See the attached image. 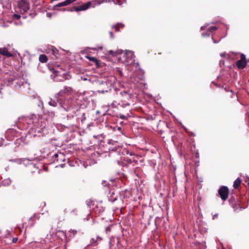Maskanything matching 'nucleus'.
<instances>
[{
	"instance_id": "393cba45",
	"label": "nucleus",
	"mask_w": 249,
	"mask_h": 249,
	"mask_svg": "<svg viewBox=\"0 0 249 249\" xmlns=\"http://www.w3.org/2000/svg\"><path fill=\"white\" fill-rule=\"evenodd\" d=\"M98 1H99V2L101 1V0H97Z\"/></svg>"
},
{
	"instance_id": "f257e3e1",
	"label": "nucleus",
	"mask_w": 249,
	"mask_h": 249,
	"mask_svg": "<svg viewBox=\"0 0 249 249\" xmlns=\"http://www.w3.org/2000/svg\"><path fill=\"white\" fill-rule=\"evenodd\" d=\"M229 193V189L226 186H223L218 190V194L223 201H225L227 199Z\"/></svg>"
},
{
	"instance_id": "412c9836",
	"label": "nucleus",
	"mask_w": 249,
	"mask_h": 249,
	"mask_svg": "<svg viewBox=\"0 0 249 249\" xmlns=\"http://www.w3.org/2000/svg\"><path fill=\"white\" fill-rule=\"evenodd\" d=\"M109 53L113 55H115V53L113 52L112 51H110Z\"/></svg>"
},
{
	"instance_id": "f3484780",
	"label": "nucleus",
	"mask_w": 249,
	"mask_h": 249,
	"mask_svg": "<svg viewBox=\"0 0 249 249\" xmlns=\"http://www.w3.org/2000/svg\"><path fill=\"white\" fill-rule=\"evenodd\" d=\"M76 0H66L67 2V3L68 4H70L71 3H72L73 2L76 1Z\"/></svg>"
},
{
	"instance_id": "aec40b11",
	"label": "nucleus",
	"mask_w": 249,
	"mask_h": 249,
	"mask_svg": "<svg viewBox=\"0 0 249 249\" xmlns=\"http://www.w3.org/2000/svg\"><path fill=\"white\" fill-rule=\"evenodd\" d=\"M18 241V238H14L13 239V243H16Z\"/></svg>"
},
{
	"instance_id": "dca6fc26",
	"label": "nucleus",
	"mask_w": 249,
	"mask_h": 249,
	"mask_svg": "<svg viewBox=\"0 0 249 249\" xmlns=\"http://www.w3.org/2000/svg\"><path fill=\"white\" fill-rule=\"evenodd\" d=\"M90 4H91L90 2H88L87 3L83 4V6H85L86 7H87V9H88L89 8Z\"/></svg>"
},
{
	"instance_id": "1a4fd4ad",
	"label": "nucleus",
	"mask_w": 249,
	"mask_h": 249,
	"mask_svg": "<svg viewBox=\"0 0 249 249\" xmlns=\"http://www.w3.org/2000/svg\"><path fill=\"white\" fill-rule=\"evenodd\" d=\"M124 25L122 23H117L112 26V28L115 29V31L118 32L119 31L120 28L124 27Z\"/></svg>"
},
{
	"instance_id": "b1692460",
	"label": "nucleus",
	"mask_w": 249,
	"mask_h": 249,
	"mask_svg": "<svg viewBox=\"0 0 249 249\" xmlns=\"http://www.w3.org/2000/svg\"><path fill=\"white\" fill-rule=\"evenodd\" d=\"M221 55L222 57H224V56L225 55V53H221Z\"/></svg>"
},
{
	"instance_id": "6e6552de",
	"label": "nucleus",
	"mask_w": 249,
	"mask_h": 249,
	"mask_svg": "<svg viewBox=\"0 0 249 249\" xmlns=\"http://www.w3.org/2000/svg\"><path fill=\"white\" fill-rule=\"evenodd\" d=\"M39 60L42 63H45L47 62L48 57L45 54H41L39 57Z\"/></svg>"
},
{
	"instance_id": "423d86ee",
	"label": "nucleus",
	"mask_w": 249,
	"mask_h": 249,
	"mask_svg": "<svg viewBox=\"0 0 249 249\" xmlns=\"http://www.w3.org/2000/svg\"><path fill=\"white\" fill-rule=\"evenodd\" d=\"M86 57L88 58L89 61L94 62L97 68H99L100 67L99 61L95 57L89 56H86Z\"/></svg>"
},
{
	"instance_id": "9d476101",
	"label": "nucleus",
	"mask_w": 249,
	"mask_h": 249,
	"mask_svg": "<svg viewBox=\"0 0 249 249\" xmlns=\"http://www.w3.org/2000/svg\"><path fill=\"white\" fill-rule=\"evenodd\" d=\"M87 9V7L83 6V5L76 6L74 8V10L76 11H80L82 10H85Z\"/></svg>"
},
{
	"instance_id": "f03ea898",
	"label": "nucleus",
	"mask_w": 249,
	"mask_h": 249,
	"mask_svg": "<svg viewBox=\"0 0 249 249\" xmlns=\"http://www.w3.org/2000/svg\"><path fill=\"white\" fill-rule=\"evenodd\" d=\"M247 65V61L246 56L244 54H241L240 55V59L238 60L236 62V66L239 69L244 68Z\"/></svg>"
},
{
	"instance_id": "a211bd4d",
	"label": "nucleus",
	"mask_w": 249,
	"mask_h": 249,
	"mask_svg": "<svg viewBox=\"0 0 249 249\" xmlns=\"http://www.w3.org/2000/svg\"><path fill=\"white\" fill-rule=\"evenodd\" d=\"M217 217H218V214H215L213 215V219L214 220Z\"/></svg>"
},
{
	"instance_id": "4468645a",
	"label": "nucleus",
	"mask_w": 249,
	"mask_h": 249,
	"mask_svg": "<svg viewBox=\"0 0 249 249\" xmlns=\"http://www.w3.org/2000/svg\"><path fill=\"white\" fill-rule=\"evenodd\" d=\"M68 3H67V2L66 0L62 2H61V3H59L57 4H56L54 7H62V6H66V5H68Z\"/></svg>"
},
{
	"instance_id": "2eb2a0df",
	"label": "nucleus",
	"mask_w": 249,
	"mask_h": 249,
	"mask_svg": "<svg viewBox=\"0 0 249 249\" xmlns=\"http://www.w3.org/2000/svg\"><path fill=\"white\" fill-rule=\"evenodd\" d=\"M13 17H14V18H15L17 19H19L21 17L19 15H18V14L13 15Z\"/></svg>"
},
{
	"instance_id": "20e7f679",
	"label": "nucleus",
	"mask_w": 249,
	"mask_h": 249,
	"mask_svg": "<svg viewBox=\"0 0 249 249\" xmlns=\"http://www.w3.org/2000/svg\"><path fill=\"white\" fill-rule=\"evenodd\" d=\"M134 54L131 51H126L124 55L126 63H129L133 60Z\"/></svg>"
},
{
	"instance_id": "4be33fe9",
	"label": "nucleus",
	"mask_w": 249,
	"mask_h": 249,
	"mask_svg": "<svg viewBox=\"0 0 249 249\" xmlns=\"http://www.w3.org/2000/svg\"><path fill=\"white\" fill-rule=\"evenodd\" d=\"M108 0H101V1L99 2V3H101L102 2H107Z\"/></svg>"
},
{
	"instance_id": "6ab92c4d",
	"label": "nucleus",
	"mask_w": 249,
	"mask_h": 249,
	"mask_svg": "<svg viewBox=\"0 0 249 249\" xmlns=\"http://www.w3.org/2000/svg\"><path fill=\"white\" fill-rule=\"evenodd\" d=\"M120 118L122 119H124L125 118V116L124 115L121 114L120 115Z\"/></svg>"
},
{
	"instance_id": "f8f14e48",
	"label": "nucleus",
	"mask_w": 249,
	"mask_h": 249,
	"mask_svg": "<svg viewBox=\"0 0 249 249\" xmlns=\"http://www.w3.org/2000/svg\"><path fill=\"white\" fill-rule=\"evenodd\" d=\"M241 184V180L239 178H237L234 182L233 186L235 189L237 188Z\"/></svg>"
},
{
	"instance_id": "0eeeda50",
	"label": "nucleus",
	"mask_w": 249,
	"mask_h": 249,
	"mask_svg": "<svg viewBox=\"0 0 249 249\" xmlns=\"http://www.w3.org/2000/svg\"><path fill=\"white\" fill-rule=\"evenodd\" d=\"M107 85V84L105 82L102 81L100 83L101 88H103ZM98 91L100 92H101V93H104L105 91L107 92V89H101V88H100Z\"/></svg>"
},
{
	"instance_id": "ddd939ff",
	"label": "nucleus",
	"mask_w": 249,
	"mask_h": 249,
	"mask_svg": "<svg viewBox=\"0 0 249 249\" xmlns=\"http://www.w3.org/2000/svg\"><path fill=\"white\" fill-rule=\"evenodd\" d=\"M74 210H75V209H73V208H71V207L66 208L64 209L63 213L65 214V213H73L74 212Z\"/></svg>"
},
{
	"instance_id": "7ed1b4c3",
	"label": "nucleus",
	"mask_w": 249,
	"mask_h": 249,
	"mask_svg": "<svg viewBox=\"0 0 249 249\" xmlns=\"http://www.w3.org/2000/svg\"><path fill=\"white\" fill-rule=\"evenodd\" d=\"M18 5L24 13L27 12L29 9V5L28 3L24 0H20L18 3Z\"/></svg>"
},
{
	"instance_id": "39448f33",
	"label": "nucleus",
	"mask_w": 249,
	"mask_h": 249,
	"mask_svg": "<svg viewBox=\"0 0 249 249\" xmlns=\"http://www.w3.org/2000/svg\"><path fill=\"white\" fill-rule=\"evenodd\" d=\"M0 54L7 57H11L12 54L9 53L5 48H0Z\"/></svg>"
},
{
	"instance_id": "9b49d317",
	"label": "nucleus",
	"mask_w": 249,
	"mask_h": 249,
	"mask_svg": "<svg viewBox=\"0 0 249 249\" xmlns=\"http://www.w3.org/2000/svg\"><path fill=\"white\" fill-rule=\"evenodd\" d=\"M71 90V88H66L65 89L62 90L59 92V94L60 95H62L64 93H68Z\"/></svg>"
},
{
	"instance_id": "5701e85b",
	"label": "nucleus",
	"mask_w": 249,
	"mask_h": 249,
	"mask_svg": "<svg viewBox=\"0 0 249 249\" xmlns=\"http://www.w3.org/2000/svg\"><path fill=\"white\" fill-rule=\"evenodd\" d=\"M109 34H110L111 37L113 38V33L112 32H110Z\"/></svg>"
}]
</instances>
